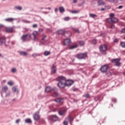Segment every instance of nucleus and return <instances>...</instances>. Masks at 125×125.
Returning a JSON list of instances; mask_svg holds the SVG:
<instances>
[{
    "instance_id": "nucleus-22",
    "label": "nucleus",
    "mask_w": 125,
    "mask_h": 125,
    "mask_svg": "<svg viewBox=\"0 0 125 125\" xmlns=\"http://www.w3.org/2000/svg\"><path fill=\"white\" fill-rule=\"evenodd\" d=\"M8 89V87L6 86H3L2 88V91H4V92H6L7 91V90Z\"/></svg>"
},
{
    "instance_id": "nucleus-62",
    "label": "nucleus",
    "mask_w": 125,
    "mask_h": 125,
    "mask_svg": "<svg viewBox=\"0 0 125 125\" xmlns=\"http://www.w3.org/2000/svg\"><path fill=\"white\" fill-rule=\"evenodd\" d=\"M77 18H78V17H74L73 18V19H77Z\"/></svg>"
},
{
    "instance_id": "nucleus-41",
    "label": "nucleus",
    "mask_w": 125,
    "mask_h": 125,
    "mask_svg": "<svg viewBox=\"0 0 125 125\" xmlns=\"http://www.w3.org/2000/svg\"><path fill=\"white\" fill-rule=\"evenodd\" d=\"M12 89H13V91L14 92H16V91H17V88H16V87H13L12 88Z\"/></svg>"
},
{
    "instance_id": "nucleus-35",
    "label": "nucleus",
    "mask_w": 125,
    "mask_h": 125,
    "mask_svg": "<svg viewBox=\"0 0 125 125\" xmlns=\"http://www.w3.org/2000/svg\"><path fill=\"white\" fill-rule=\"evenodd\" d=\"M109 16H110V18H115V17H114V16H115V14H114V13L110 14L109 15Z\"/></svg>"
},
{
    "instance_id": "nucleus-43",
    "label": "nucleus",
    "mask_w": 125,
    "mask_h": 125,
    "mask_svg": "<svg viewBox=\"0 0 125 125\" xmlns=\"http://www.w3.org/2000/svg\"><path fill=\"white\" fill-rule=\"evenodd\" d=\"M70 18L69 17H65L64 18V21H69V20H70Z\"/></svg>"
},
{
    "instance_id": "nucleus-16",
    "label": "nucleus",
    "mask_w": 125,
    "mask_h": 125,
    "mask_svg": "<svg viewBox=\"0 0 125 125\" xmlns=\"http://www.w3.org/2000/svg\"><path fill=\"white\" fill-rule=\"evenodd\" d=\"M14 20H15V19L13 18H9L5 19V21H6V22H13Z\"/></svg>"
},
{
    "instance_id": "nucleus-12",
    "label": "nucleus",
    "mask_w": 125,
    "mask_h": 125,
    "mask_svg": "<svg viewBox=\"0 0 125 125\" xmlns=\"http://www.w3.org/2000/svg\"><path fill=\"white\" fill-rule=\"evenodd\" d=\"M5 31L7 33H13L14 32V28L13 27L6 28Z\"/></svg>"
},
{
    "instance_id": "nucleus-3",
    "label": "nucleus",
    "mask_w": 125,
    "mask_h": 125,
    "mask_svg": "<svg viewBox=\"0 0 125 125\" xmlns=\"http://www.w3.org/2000/svg\"><path fill=\"white\" fill-rule=\"evenodd\" d=\"M99 50L102 54H104V55L107 54V53H106V51H107V46L106 45H101L99 47Z\"/></svg>"
},
{
    "instance_id": "nucleus-36",
    "label": "nucleus",
    "mask_w": 125,
    "mask_h": 125,
    "mask_svg": "<svg viewBox=\"0 0 125 125\" xmlns=\"http://www.w3.org/2000/svg\"><path fill=\"white\" fill-rule=\"evenodd\" d=\"M84 97H85V98H89L90 97V95H89V94H86L85 95H84Z\"/></svg>"
},
{
    "instance_id": "nucleus-9",
    "label": "nucleus",
    "mask_w": 125,
    "mask_h": 125,
    "mask_svg": "<svg viewBox=\"0 0 125 125\" xmlns=\"http://www.w3.org/2000/svg\"><path fill=\"white\" fill-rule=\"evenodd\" d=\"M65 86H70V85H72V84L74 83V81L71 80L66 81V78H65Z\"/></svg>"
},
{
    "instance_id": "nucleus-45",
    "label": "nucleus",
    "mask_w": 125,
    "mask_h": 125,
    "mask_svg": "<svg viewBox=\"0 0 125 125\" xmlns=\"http://www.w3.org/2000/svg\"><path fill=\"white\" fill-rule=\"evenodd\" d=\"M110 29H115V25H114V24L111 25L110 27Z\"/></svg>"
},
{
    "instance_id": "nucleus-7",
    "label": "nucleus",
    "mask_w": 125,
    "mask_h": 125,
    "mask_svg": "<svg viewBox=\"0 0 125 125\" xmlns=\"http://www.w3.org/2000/svg\"><path fill=\"white\" fill-rule=\"evenodd\" d=\"M87 57V53H80L77 55V58L78 59H85Z\"/></svg>"
},
{
    "instance_id": "nucleus-60",
    "label": "nucleus",
    "mask_w": 125,
    "mask_h": 125,
    "mask_svg": "<svg viewBox=\"0 0 125 125\" xmlns=\"http://www.w3.org/2000/svg\"><path fill=\"white\" fill-rule=\"evenodd\" d=\"M95 101H97V100H98V98H95Z\"/></svg>"
},
{
    "instance_id": "nucleus-48",
    "label": "nucleus",
    "mask_w": 125,
    "mask_h": 125,
    "mask_svg": "<svg viewBox=\"0 0 125 125\" xmlns=\"http://www.w3.org/2000/svg\"><path fill=\"white\" fill-rule=\"evenodd\" d=\"M37 27H38V25L37 24H34L33 25V28H37Z\"/></svg>"
},
{
    "instance_id": "nucleus-31",
    "label": "nucleus",
    "mask_w": 125,
    "mask_h": 125,
    "mask_svg": "<svg viewBox=\"0 0 125 125\" xmlns=\"http://www.w3.org/2000/svg\"><path fill=\"white\" fill-rule=\"evenodd\" d=\"M50 54V52L49 51H45L44 53V55L45 56H47V55H49Z\"/></svg>"
},
{
    "instance_id": "nucleus-55",
    "label": "nucleus",
    "mask_w": 125,
    "mask_h": 125,
    "mask_svg": "<svg viewBox=\"0 0 125 125\" xmlns=\"http://www.w3.org/2000/svg\"><path fill=\"white\" fill-rule=\"evenodd\" d=\"M114 42H118V40H117V39H114Z\"/></svg>"
},
{
    "instance_id": "nucleus-29",
    "label": "nucleus",
    "mask_w": 125,
    "mask_h": 125,
    "mask_svg": "<svg viewBox=\"0 0 125 125\" xmlns=\"http://www.w3.org/2000/svg\"><path fill=\"white\" fill-rule=\"evenodd\" d=\"M90 17H92V18H95V17H97V16L94 14H89Z\"/></svg>"
},
{
    "instance_id": "nucleus-4",
    "label": "nucleus",
    "mask_w": 125,
    "mask_h": 125,
    "mask_svg": "<svg viewBox=\"0 0 125 125\" xmlns=\"http://www.w3.org/2000/svg\"><path fill=\"white\" fill-rule=\"evenodd\" d=\"M109 69V64H104L100 68V71L102 73H106Z\"/></svg>"
},
{
    "instance_id": "nucleus-27",
    "label": "nucleus",
    "mask_w": 125,
    "mask_h": 125,
    "mask_svg": "<svg viewBox=\"0 0 125 125\" xmlns=\"http://www.w3.org/2000/svg\"><path fill=\"white\" fill-rule=\"evenodd\" d=\"M20 54L21 55H23V56H27L28 55V54L26 52H21Z\"/></svg>"
},
{
    "instance_id": "nucleus-11",
    "label": "nucleus",
    "mask_w": 125,
    "mask_h": 125,
    "mask_svg": "<svg viewBox=\"0 0 125 125\" xmlns=\"http://www.w3.org/2000/svg\"><path fill=\"white\" fill-rule=\"evenodd\" d=\"M71 39H66L63 41V43L65 45H69V44H71Z\"/></svg>"
},
{
    "instance_id": "nucleus-21",
    "label": "nucleus",
    "mask_w": 125,
    "mask_h": 125,
    "mask_svg": "<svg viewBox=\"0 0 125 125\" xmlns=\"http://www.w3.org/2000/svg\"><path fill=\"white\" fill-rule=\"evenodd\" d=\"M5 42V39L4 38H0V45Z\"/></svg>"
},
{
    "instance_id": "nucleus-39",
    "label": "nucleus",
    "mask_w": 125,
    "mask_h": 125,
    "mask_svg": "<svg viewBox=\"0 0 125 125\" xmlns=\"http://www.w3.org/2000/svg\"><path fill=\"white\" fill-rule=\"evenodd\" d=\"M8 84L10 86H12V85H13V83H12V82H9Z\"/></svg>"
},
{
    "instance_id": "nucleus-49",
    "label": "nucleus",
    "mask_w": 125,
    "mask_h": 125,
    "mask_svg": "<svg viewBox=\"0 0 125 125\" xmlns=\"http://www.w3.org/2000/svg\"><path fill=\"white\" fill-rule=\"evenodd\" d=\"M32 56H33V57H36L38 56V54H36V53L33 54L32 55Z\"/></svg>"
},
{
    "instance_id": "nucleus-18",
    "label": "nucleus",
    "mask_w": 125,
    "mask_h": 125,
    "mask_svg": "<svg viewBox=\"0 0 125 125\" xmlns=\"http://www.w3.org/2000/svg\"><path fill=\"white\" fill-rule=\"evenodd\" d=\"M106 1H109V2H113L115 4H117L118 3V0H106Z\"/></svg>"
},
{
    "instance_id": "nucleus-23",
    "label": "nucleus",
    "mask_w": 125,
    "mask_h": 125,
    "mask_svg": "<svg viewBox=\"0 0 125 125\" xmlns=\"http://www.w3.org/2000/svg\"><path fill=\"white\" fill-rule=\"evenodd\" d=\"M52 72L54 74H55L56 73V68H55V66L53 65L52 67Z\"/></svg>"
},
{
    "instance_id": "nucleus-20",
    "label": "nucleus",
    "mask_w": 125,
    "mask_h": 125,
    "mask_svg": "<svg viewBox=\"0 0 125 125\" xmlns=\"http://www.w3.org/2000/svg\"><path fill=\"white\" fill-rule=\"evenodd\" d=\"M65 113H66V110H61L59 112V114L60 116H62V115H64Z\"/></svg>"
},
{
    "instance_id": "nucleus-26",
    "label": "nucleus",
    "mask_w": 125,
    "mask_h": 125,
    "mask_svg": "<svg viewBox=\"0 0 125 125\" xmlns=\"http://www.w3.org/2000/svg\"><path fill=\"white\" fill-rule=\"evenodd\" d=\"M77 47H78V45L75 44L69 47V49H74V48H77Z\"/></svg>"
},
{
    "instance_id": "nucleus-42",
    "label": "nucleus",
    "mask_w": 125,
    "mask_h": 125,
    "mask_svg": "<svg viewBox=\"0 0 125 125\" xmlns=\"http://www.w3.org/2000/svg\"><path fill=\"white\" fill-rule=\"evenodd\" d=\"M73 31H75L76 33H80V31L79 29H77L76 28H73Z\"/></svg>"
},
{
    "instance_id": "nucleus-37",
    "label": "nucleus",
    "mask_w": 125,
    "mask_h": 125,
    "mask_svg": "<svg viewBox=\"0 0 125 125\" xmlns=\"http://www.w3.org/2000/svg\"><path fill=\"white\" fill-rule=\"evenodd\" d=\"M121 45L122 47H125V42H122L121 43Z\"/></svg>"
},
{
    "instance_id": "nucleus-51",
    "label": "nucleus",
    "mask_w": 125,
    "mask_h": 125,
    "mask_svg": "<svg viewBox=\"0 0 125 125\" xmlns=\"http://www.w3.org/2000/svg\"><path fill=\"white\" fill-rule=\"evenodd\" d=\"M20 119H18V120H17L16 121V123H17V124H19V123H20Z\"/></svg>"
},
{
    "instance_id": "nucleus-56",
    "label": "nucleus",
    "mask_w": 125,
    "mask_h": 125,
    "mask_svg": "<svg viewBox=\"0 0 125 125\" xmlns=\"http://www.w3.org/2000/svg\"><path fill=\"white\" fill-rule=\"evenodd\" d=\"M3 28V26L2 25V24H0V29H1Z\"/></svg>"
},
{
    "instance_id": "nucleus-10",
    "label": "nucleus",
    "mask_w": 125,
    "mask_h": 125,
    "mask_svg": "<svg viewBox=\"0 0 125 125\" xmlns=\"http://www.w3.org/2000/svg\"><path fill=\"white\" fill-rule=\"evenodd\" d=\"M33 118L35 121H39L40 120V113L39 112H37L33 115Z\"/></svg>"
},
{
    "instance_id": "nucleus-40",
    "label": "nucleus",
    "mask_w": 125,
    "mask_h": 125,
    "mask_svg": "<svg viewBox=\"0 0 125 125\" xmlns=\"http://www.w3.org/2000/svg\"><path fill=\"white\" fill-rule=\"evenodd\" d=\"M92 42L93 44H96L97 41L96 40H93Z\"/></svg>"
},
{
    "instance_id": "nucleus-24",
    "label": "nucleus",
    "mask_w": 125,
    "mask_h": 125,
    "mask_svg": "<svg viewBox=\"0 0 125 125\" xmlns=\"http://www.w3.org/2000/svg\"><path fill=\"white\" fill-rule=\"evenodd\" d=\"M60 11L61 13H63L65 11V9L63 7H60L59 8Z\"/></svg>"
},
{
    "instance_id": "nucleus-6",
    "label": "nucleus",
    "mask_w": 125,
    "mask_h": 125,
    "mask_svg": "<svg viewBox=\"0 0 125 125\" xmlns=\"http://www.w3.org/2000/svg\"><path fill=\"white\" fill-rule=\"evenodd\" d=\"M118 21L119 19L117 18H110L107 19V22L110 24L118 23Z\"/></svg>"
},
{
    "instance_id": "nucleus-19",
    "label": "nucleus",
    "mask_w": 125,
    "mask_h": 125,
    "mask_svg": "<svg viewBox=\"0 0 125 125\" xmlns=\"http://www.w3.org/2000/svg\"><path fill=\"white\" fill-rule=\"evenodd\" d=\"M69 12H71V13H72V14H76L77 13H80V10H69Z\"/></svg>"
},
{
    "instance_id": "nucleus-50",
    "label": "nucleus",
    "mask_w": 125,
    "mask_h": 125,
    "mask_svg": "<svg viewBox=\"0 0 125 125\" xmlns=\"http://www.w3.org/2000/svg\"><path fill=\"white\" fill-rule=\"evenodd\" d=\"M63 125H68V122H67V121H64V122H63Z\"/></svg>"
},
{
    "instance_id": "nucleus-5",
    "label": "nucleus",
    "mask_w": 125,
    "mask_h": 125,
    "mask_svg": "<svg viewBox=\"0 0 125 125\" xmlns=\"http://www.w3.org/2000/svg\"><path fill=\"white\" fill-rule=\"evenodd\" d=\"M58 34H59V35H64L66 36V37H71V32L69 31L68 32H65V31H64V30H60L57 31Z\"/></svg>"
},
{
    "instance_id": "nucleus-34",
    "label": "nucleus",
    "mask_w": 125,
    "mask_h": 125,
    "mask_svg": "<svg viewBox=\"0 0 125 125\" xmlns=\"http://www.w3.org/2000/svg\"><path fill=\"white\" fill-rule=\"evenodd\" d=\"M55 102H57V103H59L60 101H61V98H58L55 100Z\"/></svg>"
},
{
    "instance_id": "nucleus-33",
    "label": "nucleus",
    "mask_w": 125,
    "mask_h": 125,
    "mask_svg": "<svg viewBox=\"0 0 125 125\" xmlns=\"http://www.w3.org/2000/svg\"><path fill=\"white\" fill-rule=\"evenodd\" d=\"M15 8L16 9H18V10H22V7L21 6H15Z\"/></svg>"
},
{
    "instance_id": "nucleus-57",
    "label": "nucleus",
    "mask_w": 125,
    "mask_h": 125,
    "mask_svg": "<svg viewBox=\"0 0 125 125\" xmlns=\"http://www.w3.org/2000/svg\"><path fill=\"white\" fill-rule=\"evenodd\" d=\"M45 9H49V10H51V8L50 7L45 8Z\"/></svg>"
},
{
    "instance_id": "nucleus-54",
    "label": "nucleus",
    "mask_w": 125,
    "mask_h": 125,
    "mask_svg": "<svg viewBox=\"0 0 125 125\" xmlns=\"http://www.w3.org/2000/svg\"><path fill=\"white\" fill-rule=\"evenodd\" d=\"M122 7H123V6L121 5V6H119L117 8H118V9H121Z\"/></svg>"
},
{
    "instance_id": "nucleus-28",
    "label": "nucleus",
    "mask_w": 125,
    "mask_h": 125,
    "mask_svg": "<svg viewBox=\"0 0 125 125\" xmlns=\"http://www.w3.org/2000/svg\"><path fill=\"white\" fill-rule=\"evenodd\" d=\"M66 120H67L68 122H70V123H71V122H73V118L71 117L70 116H68L66 119Z\"/></svg>"
},
{
    "instance_id": "nucleus-1",
    "label": "nucleus",
    "mask_w": 125,
    "mask_h": 125,
    "mask_svg": "<svg viewBox=\"0 0 125 125\" xmlns=\"http://www.w3.org/2000/svg\"><path fill=\"white\" fill-rule=\"evenodd\" d=\"M58 81L59 82L58 83L59 87L64 88L66 86V78L63 76H60L58 78Z\"/></svg>"
},
{
    "instance_id": "nucleus-61",
    "label": "nucleus",
    "mask_w": 125,
    "mask_h": 125,
    "mask_svg": "<svg viewBox=\"0 0 125 125\" xmlns=\"http://www.w3.org/2000/svg\"><path fill=\"white\" fill-rule=\"evenodd\" d=\"M101 10L102 11H104V10H105V8H102Z\"/></svg>"
},
{
    "instance_id": "nucleus-59",
    "label": "nucleus",
    "mask_w": 125,
    "mask_h": 125,
    "mask_svg": "<svg viewBox=\"0 0 125 125\" xmlns=\"http://www.w3.org/2000/svg\"><path fill=\"white\" fill-rule=\"evenodd\" d=\"M11 43H12V44H15V42H12Z\"/></svg>"
},
{
    "instance_id": "nucleus-13",
    "label": "nucleus",
    "mask_w": 125,
    "mask_h": 125,
    "mask_svg": "<svg viewBox=\"0 0 125 125\" xmlns=\"http://www.w3.org/2000/svg\"><path fill=\"white\" fill-rule=\"evenodd\" d=\"M21 40L22 41V42H26L27 39H28V34L23 35L21 37Z\"/></svg>"
},
{
    "instance_id": "nucleus-58",
    "label": "nucleus",
    "mask_w": 125,
    "mask_h": 125,
    "mask_svg": "<svg viewBox=\"0 0 125 125\" xmlns=\"http://www.w3.org/2000/svg\"><path fill=\"white\" fill-rule=\"evenodd\" d=\"M57 11H58V9L56 8V9H55V12H57Z\"/></svg>"
},
{
    "instance_id": "nucleus-46",
    "label": "nucleus",
    "mask_w": 125,
    "mask_h": 125,
    "mask_svg": "<svg viewBox=\"0 0 125 125\" xmlns=\"http://www.w3.org/2000/svg\"><path fill=\"white\" fill-rule=\"evenodd\" d=\"M45 39H46V36L44 35L42 39V41H44Z\"/></svg>"
},
{
    "instance_id": "nucleus-15",
    "label": "nucleus",
    "mask_w": 125,
    "mask_h": 125,
    "mask_svg": "<svg viewBox=\"0 0 125 125\" xmlns=\"http://www.w3.org/2000/svg\"><path fill=\"white\" fill-rule=\"evenodd\" d=\"M98 4L99 6H101V5H104V4H105V2H104L103 0H99L98 1Z\"/></svg>"
},
{
    "instance_id": "nucleus-38",
    "label": "nucleus",
    "mask_w": 125,
    "mask_h": 125,
    "mask_svg": "<svg viewBox=\"0 0 125 125\" xmlns=\"http://www.w3.org/2000/svg\"><path fill=\"white\" fill-rule=\"evenodd\" d=\"M11 72L12 73H16V68H13L11 69Z\"/></svg>"
},
{
    "instance_id": "nucleus-8",
    "label": "nucleus",
    "mask_w": 125,
    "mask_h": 125,
    "mask_svg": "<svg viewBox=\"0 0 125 125\" xmlns=\"http://www.w3.org/2000/svg\"><path fill=\"white\" fill-rule=\"evenodd\" d=\"M111 62L116 64V66L120 67L121 63H120V59H113L111 60Z\"/></svg>"
},
{
    "instance_id": "nucleus-25",
    "label": "nucleus",
    "mask_w": 125,
    "mask_h": 125,
    "mask_svg": "<svg viewBox=\"0 0 125 125\" xmlns=\"http://www.w3.org/2000/svg\"><path fill=\"white\" fill-rule=\"evenodd\" d=\"M25 123L26 124H31L32 123V120L30 118L26 119L25 120Z\"/></svg>"
},
{
    "instance_id": "nucleus-64",
    "label": "nucleus",
    "mask_w": 125,
    "mask_h": 125,
    "mask_svg": "<svg viewBox=\"0 0 125 125\" xmlns=\"http://www.w3.org/2000/svg\"><path fill=\"white\" fill-rule=\"evenodd\" d=\"M124 39L125 40V37H124Z\"/></svg>"
},
{
    "instance_id": "nucleus-53",
    "label": "nucleus",
    "mask_w": 125,
    "mask_h": 125,
    "mask_svg": "<svg viewBox=\"0 0 125 125\" xmlns=\"http://www.w3.org/2000/svg\"><path fill=\"white\" fill-rule=\"evenodd\" d=\"M73 0V3H77V2H78V1L77 0Z\"/></svg>"
},
{
    "instance_id": "nucleus-32",
    "label": "nucleus",
    "mask_w": 125,
    "mask_h": 125,
    "mask_svg": "<svg viewBox=\"0 0 125 125\" xmlns=\"http://www.w3.org/2000/svg\"><path fill=\"white\" fill-rule=\"evenodd\" d=\"M79 44L81 46H83V45H84V42L83 41L79 42Z\"/></svg>"
},
{
    "instance_id": "nucleus-30",
    "label": "nucleus",
    "mask_w": 125,
    "mask_h": 125,
    "mask_svg": "<svg viewBox=\"0 0 125 125\" xmlns=\"http://www.w3.org/2000/svg\"><path fill=\"white\" fill-rule=\"evenodd\" d=\"M21 21H22V22H23V23H31L30 21H27V20H21Z\"/></svg>"
},
{
    "instance_id": "nucleus-47",
    "label": "nucleus",
    "mask_w": 125,
    "mask_h": 125,
    "mask_svg": "<svg viewBox=\"0 0 125 125\" xmlns=\"http://www.w3.org/2000/svg\"><path fill=\"white\" fill-rule=\"evenodd\" d=\"M57 95H58V94H57V93H55L53 94V96L54 97H55L56 96H57Z\"/></svg>"
},
{
    "instance_id": "nucleus-44",
    "label": "nucleus",
    "mask_w": 125,
    "mask_h": 125,
    "mask_svg": "<svg viewBox=\"0 0 125 125\" xmlns=\"http://www.w3.org/2000/svg\"><path fill=\"white\" fill-rule=\"evenodd\" d=\"M110 8H111V7H110V6H105V9H110Z\"/></svg>"
},
{
    "instance_id": "nucleus-52",
    "label": "nucleus",
    "mask_w": 125,
    "mask_h": 125,
    "mask_svg": "<svg viewBox=\"0 0 125 125\" xmlns=\"http://www.w3.org/2000/svg\"><path fill=\"white\" fill-rule=\"evenodd\" d=\"M121 32L125 33V28H123Z\"/></svg>"
},
{
    "instance_id": "nucleus-63",
    "label": "nucleus",
    "mask_w": 125,
    "mask_h": 125,
    "mask_svg": "<svg viewBox=\"0 0 125 125\" xmlns=\"http://www.w3.org/2000/svg\"><path fill=\"white\" fill-rule=\"evenodd\" d=\"M116 102H117V100H115L114 101V103H116Z\"/></svg>"
},
{
    "instance_id": "nucleus-17",
    "label": "nucleus",
    "mask_w": 125,
    "mask_h": 125,
    "mask_svg": "<svg viewBox=\"0 0 125 125\" xmlns=\"http://www.w3.org/2000/svg\"><path fill=\"white\" fill-rule=\"evenodd\" d=\"M45 91L46 92H50L51 91H52V88L50 86H47L45 88Z\"/></svg>"
},
{
    "instance_id": "nucleus-2",
    "label": "nucleus",
    "mask_w": 125,
    "mask_h": 125,
    "mask_svg": "<svg viewBox=\"0 0 125 125\" xmlns=\"http://www.w3.org/2000/svg\"><path fill=\"white\" fill-rule=\"evenodd\" d=\"M37 35L38 31H35L29 35V37L30 40H32V41H35V42H39V39L37 38Z\"/></svg>"
},
{
    "instance_id": "nucleus-14",
    "label": "nucleus",
    "mask_w": 125,
    "mask_h": 125,
    "mask_svg": "<svg viewBox=\"0 0 125 125\" xmlns=\"http://www.w3.org/2000/svg\"><path fill=\"white\" fill-rule=\"evenodd\" d=\"M51 119L53 122H56V121H58V117H57L56 115H52L51 116Z\"/></svg>"
}]
</instances>
